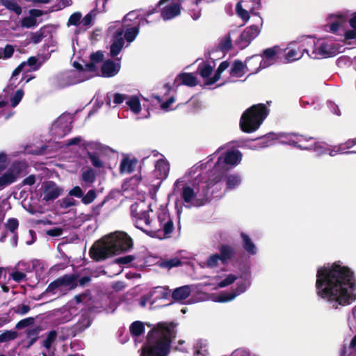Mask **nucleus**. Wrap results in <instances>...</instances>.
I'll list each match as a JSON object with an SVG mask.
<instances>
[{
	"label": "nucleus",
	"mask_w": 356,
	"mask_h": 356,
	"mask_svg": "<svg viewBox=\"0 0 356 356\" xmlns=\"http://www.w3.org/2000/svg\"><path fill=\"white\" fill-rule=\"evenodd\" d=\"M216 287L224 288L229 286L236 280V287L231 291H224L215 296L213 300L218 302H226L233 300L235 298L243 293L251 285V277L250 274L241 276L238 279L234 274H227L224 277L216 276L214 277Z\"/></svg>",
	"instance_id": "1a4fd4ad"
},
{
	"label": "nucleus",
	"mask_w": 356,
	"mask_h": 356,
	"mask_svg": "<svg viewBox=\"0 0 356 356\" xmlns=\"http://www.w3.org/2000/svg\"><path fill=\"white\" fill-rule=\"evenodd\" d=\"M246 68L242 61L234 60L230 69V76L234 78H241L245 74Z\"/></svg>",
	"instance_id": "c756f323"
},
{
	"label": "nucleus",
	"mask_w": 356,
	"mask_h": 356,
	"mask_svg": "<svg viewBox=\"0 0 356 356\" xmlns=\"http://www.w3.org/2000/svg\"><path fill=\"white\" fill-rule=\"evenodd\" d=\"M350 30L346 33L347 40L356 38V14L349 20Z\"/></svg>",
	"instance_id": "37998d69"
},
{
	"label": "nucleus",
	"mask_w": 356,
	"mask_h": 356,
	"mask_svg": "<svg viewBox=\"0 0 356 356\" xmlns=\"http://www.w3.org/2000/svg\"><path fill=\"white\" fill-rule=\"evenodd\" d=\"M44 293H51L58 297L64 294L65 291L60 284V282L57 279L49 284Z\"/></svg>",
	"instance_id": "c9c22d12"
},
{
	"label": "nucleus",
	"mask_w": 356,
	"mask_h": 356,
	"mask_svg": "<svg viewBox=\"0 0 356 356\" xmlns=\"http://www.w3.org/2000/svg\"><path fill=\"white\" fill-rule=\"evenodd\" d=\"M170 171V165L165 159H159L155 164L154 175L158 179H166Z\"/></svg>",
	"instance_id": "5701e85b"
},
{
	"label": "nucleus",
	"mask_w": 356,
	"mask_h": 356,
	"mask_svg": "<svg viewBox=\"0 0 356 356\" xmlns=\"http://www.w3.org/2000/svg\"><path fill=\"white\" fill-rule=\"evenodd\" d=\"M21 172L19 163H13L7 170L0 176V189L14 183Z\"/></svg>",
	"instance_id": "6ab92c4d"
},
{
	"label": "nucleus",
	"mask_w": 356,
	"mask_h": 356,
	"mask_svg": "<svg viewBox=\"0 0 356 356\" xmlns=\"http://www.w3.org/2000/svg\"><path fill=\"white\" fill-rule=\"evenodd\" d=\"M33 322L34 318L32 317H29L19 321L16 325V327L17 329H22L29 326V325H31L32 323H33Z\"/></svg>",
	"instance_id": "774afa93"
},
{
	"label": "nucleus",
	"mask_w": 356,
	"mask_h": 356,
	"mask_svg": "<svg viewBox=\"0 0 356 356\" xmlns=\"http://www.w3.org/2000/svg\"><path fill=\"white\" fill-rule=\"evenodd\" d=\"M219 255L222 259V264H226L231 261L235 255L234 248L228 244H222L219 247Z\"/></svg>",
	"instance_id": "393cba45"
},
{
	"label": "nucleus",
	"mask_w": 356,
	"mask_h": 356,
	"mask_svg": "<svg viewBox=\"0 0 356 356\" xmlns=\"http://www.w3.org/2000/svg\"><path fill=\"white\" fill-rule=\"evenodd\" d=\"M95 15L92 12H90L83 18L81 19L80 25L84 29H88L92 26Z\"/></svg>",
	"instance_id": "09e8293b"
},
{
	"label": "nucleus",
	"mask_w": 356,
	"mask_h": 356,
	"mask_svg": "<svg viewBox=\"0 0 356 356\" xmlns=\"http://www.w3.org/2000/svg\"><path fill=\"white\" fill-rule=\"evenodd\" d=\"M14 311L16 314L22 316L30 311V307L28 305H19L15 308Z\"/></svg>",
	"instance_id": "338daca9"
},
{
	"label": "nucleus",
	"mask_w": 356,
	"mask_h": 356,
	"mask_svg": "<svg viewBox=\"0 0 356 356\" xmlns=\"http://www.w3.org/2000/svg\"><path fill=\"white\" fill-rule=\"evenodd\" d=\"M74 69L65 72L60 83L61 87L79 83L97 76V70L92 65L84 66L79 62H73Z\"/></svg>",
	"instance_id": "f8f14e48"
},
{
	"label": "nucleus",
	"mask_w": 356,
	"mask_h": 356,
	"mask_svg": "<svg viewBox=\"0 0 356 356\" xmlns=\"http://www.w3.org/2000/svg\"><path fill=\"white\" fill-rule=\"evenodd\" d=\"M129 98V96H127L125 94H121V93H115L113 95V103L115 105L120 104L123 103L124 102H127V99Z\"/></svg>",
	"instance_id": "69168bd1"
},
{
	"label": "nucleus",
	"mask_w": 356,
	"mask_h": 356,
	"mask_svg": "<svg viewBox=\"0 0 356 356\" xmlns=\"http://www.w3.org/2000/svg\"><path fill=\"white\" fill-rule=\"evenodd\" d=\"M132 246L133 241L127 233L115 232L95 243L90 250V255L93 259L99 261L113 254L127 251Z\"/></svg>",
	"instance_id": "39448f33"
},
{
	"label": "nucleus",
	"mask_w": 356,
	"mask_h": 356,
	"mask_svg": "<svg viewBox=\"0 0 356 356\" xmlns=\"http://www.w3.org/2000/svg\"><path fill=\"white\" fill-rule=\"evenodd\" d=\"M220 264H222V259L219 254L214 253L207 257L205 266L209 268H216L219 266Z\"/></svg>",
	"instance_id": "58836bf2"
},
{
	"label": "nucleus",
	"mask_w": 356,
	"mask_h": 356,
	"mask_svg": "<svg viewBox=\"0 0 356 356\" xmlns=\"http://www.w3.org/2000/svg\"><path fill=\"white\" fill-rule=\"evenodd\" d=\"M21 25L25 28H32L37 25V19H34L31 15L24 17L21 21Z\"/></svg>",
	"instance_id": "8fccbe9b"
},
{
	"label": "nucleus",
	"mask_w": 356,
	"mask_h": 356,
	"mask_svg": "<svg viewBox=\"0 0 356 356\" xmlns=\"http://www.w3.org/2000/svg\"><path fill=\"white\" fill-rule=\"evenodd\" d=\"M38 61V59L35 57H31L28 59L26 62H23L21 63L13 72L12 74V76L10 79L9 84L4 90V92L9 94L13 89L17 86L19 81H17V76L23 71V69L26 65L32 67L33 70H36L38 67H35Z\"/></svg>",
	"instance_id": "a211bd4d"
},
{
	"label": "nucleus",
	"mask_w": 356,
	"mask_h": 356,
	"mask_svg": "<svg viewBox=\"0 0 356 356\" xmlns=\"http://www.w3.org/2000/svg\"><path fill=\"white\" fill-rule=\"evenodd\" d=\"M276 139L281 144L289 145L301 149L313 150L317 156L326 154L330 145L323 142H316L312 137L296 133H280L276 135Z\"/></svg>",
	"instance_id": "9d476101"
},
{
	"label": "nucleus",
	"mask_w": 356,
	"mask_h": 356,
	"mask_svg": "<svg viewBox=\"0 0 356 356\" xmlns=\"http://www.w3.org/2000/svg\"><path fill=\"white\" fill-rule=\"evenodd\" d=\"M207 341L200 340L195 346V356H209Z\"/></svg>",
	"instance_id": "4c0bfd02"
},
{
	"label": "nucleus",
	"mask_w": 356,
	"mask_h": 356,
	"mask_svg": "<svg viewBox=\"0 0 356 356\" xmlns=\"http://www.w3.org/2000/svg\"><path fill=\"white\" fill-rule=\"evenodd\" d=\"M175 326L165 323H158L148 334L141 349L140 356H167L174 337Z\"/></svg>",
	"instance_id": "20e7f679"
},
{
	"label": "nucleus",
	"mask_w": 356,
	"mask_h": 356,
	"mask_svg": "<svg viewBox=\"0 0 356 356\" xmlns=\"http://www.w3.org/2000/svg\"><path fill=\"white\" fill-rule=\"evenodd\" d=\"M60 207L63 209H67L76 204V201L70 197H66L60 200Z\"/></svg>",
	"instance_id": "680f3d73"
},
{
	"label": "nucleus",
	"mask_w": 356,
	"mask_h": 356,
	"mask_svg": "<svg viewBox=\"0 0 356 356\" xmlns=\"http://www.w3.org/2000/svg\"><path fill=\"white\" fill-rule=\"evenodd\" d=\"M346 16L341 13L330 14L327 17L326 31L339 35H343L346 39V33L349 29H346Z\"/></svg>",
	"instance_id": "ddd939ff"
},
{
	"label": "nucleus",
	"mask_w": 356,
	"mask_h": 356,
	"mask_svg": "<svg viewBox=\"0 0 356 356\" xmlns=\"http://www.w3.org/2000/svg\"><path fill=\"white\" fill-rule=\"evenodd\" d=\"M175 83L177 86L183 84L187 86L193 87L197 85V81L196 77L191 73H181L175 80Z\"/></svg>",
	"instance_id": "b1692460"
},
{
	"label": "nucleus",
	"mask_w": 356,
	"mask_h": 356,
	"mask_svg": "<svg viewBox=\"0 0 356 356\" xmlns=\"http://www.w3.org/2000/svg\"><path fill=\"white\" fill-rule=\"evenodd\" d=\"M56 339V332L55 331H51L47 336V338L43 341V346L47 349L50 348L52 343Z\"/></svg>",
	"instance_id": "13d9d810"
},
{
	"label": "nucleus",
	"mask_w": 356,
	"mask_h": 356,
	"mask_svg": "<svg viewBox=\"0 0 356 356\" xmlns=\"http://www.w3.org/2000/svg\"><path fill=\"white\" fill-rule=\"evenodd\" d=\"M140 32V26L122 24L120 21L111 22L108 29V35L111 40L110 54L112 57L117 56L122 50L126 40L131 43Z\"/></svg>",
	"instance_id": "0eeeda50"
},
{
	"label": "nucleus",
	"mask_w": 356,
	"mask_h": 356,
	"mask_svg": "<svg viewBox=\"0 0 356 356\" xmlns=\"http://www.w3.org/2000/svg\"><path fill=\"white\" fill-rule=\"evenodd\" d=\"M229 66V63L227 61H223L220 63L218 68L217 69L215 74L211 79L207 81V85H212L220 79V74Z\"/></svg>",
	"instance_id": "a19ab883"
},
{
	"label": "nucleus",
	"mask_w": 356,
	"mask_h": 356,
	"mask_svg": "<svg viewBox=\"0 0 356 356\" xmlns=\"http://www.w3.org/2000/svg\"><path fill=\"white\" fill-rule=\"evenodd\" d=\"M280 51L281 49L279 47L268 48L264 51L261 60L259 56H254L249 59L248 63L250 64L251 63H260L259 67L255 71L257 72L259 69L266 68L273 65L276 61L277 56Z\"/></svg>",
	"instance_id": "f3484780"
},
{
	"label": "nucleus",
	"mask_w": 356,
	"mask_h": 356,
	"mask_svg": "<svg viewBox=\"0 0 356 356\" xmlns=\"http://www.w3.org/2000/svg\"><path fill=\"white\" fill-rule=\"evenodd\" d=\"M95 179V174L93 170L89 169L82 173V180L86 183H92Z\"/></svg>",
	"instance_id": "5fc2aeb1"
},
{
	"label": "nucleus",
	"mask_w": 356,
	"mask_h": 356,
	"mask_svg": "<svg viewBox=\"0 0 356 356\" xmlns=\"http://www.w3.org/2000/svg\"><path fill=\"white\" fill-rule=\"evenodd\" d=\"M145 331L144 325L140 321L134 322L130 326V332L134 336H139Z\"/></svg>",
	"instance_id": "a18cd8bd"
},
{
	"label": "nucleus",
	"mask_w": 356,
	"mask_h": 356,
	"mask_svg": "<svg viewBox=\"0 0 356 356\" xmlns=\"http://www.w3.org/2000/svg\"><path fill=\"white\" fill-rule=\"evenodd\" d=\"M221 150L218 148L216 152L208 156L207 161L203 162L204 170H207L213 177V180L220 183L223 175L228 170L227 166L235 167L242 160V154L238 150H229L224 154L218 156Z\"/></svg>",
	"instance_id": "423d86ee"
},
{
	"label": "nucleus",
	"mask_w": 356,
	"mask_h": 356,
	"mask_svg": "<svg viewBox=\"0 0 356 356\" xmlns=\"http://www.w3.org/2000/svg\"><path fill=\"white\" fill-rule=\"evenodd\" d=\"M17 336L15 331L6 330L0 334V343H5L14 340Z\"/></svg>",
	"instance_id": "49530a36"
},
{
	"label": "nucleus",
	"mask_w": 356,
	"mask_h": 356,
	"mask_svg": "<svg viewBox=\"0 0 356 356\" xmlns=\"http://www.w3.org/2000/svg\"><path fill=\"white\" fill-rule=\"evenodd\" d=\"M145 206L143 201L131 206V214L136 227L152 237L161 239L168 237L174 226L167 208L161 207L156 219L151 220Z\"/></svg>",
	"instance_id": "7ed1b4c3"
},
{
	"label": "nucleus",
	"mask_w": 356,
	"mask_h": 356,
	"mask_svg": "<svg viewBox=\"0 0 356 356\" xmlns=\"http://www.w3.org/2000/svg\"><path fill=\"white\" fill-rule=\"evenodd\" d=\"M337 63L339 66H342L343 65H346L348 63H350V65L353 67V68L356 70V57L350 59L349 57L341 56L338 58Z\"/></svg>",
	"instance_id": "6e6d98bb"
},
{
	"label": "nucleus",
	"mask_w": 356,
	"mask_h": 356,
	"mask_svg": "<svg viewBox=\"0 0 356 356\" xmlns=\"http://www.w3.org/2000/svg\"><path fill=\"white\" fill-rule=\"evenodd\" d=\"M87 151V155L92 165L95 168L104 167V163L101 159L105 147L100 143L97 142H85L83 144Z\"/></svg>",
	"instance_id": "dca6fc26"
},
{
	"label": "nucleus",
	"mask_w": 356,
	"mask_h": 356,
	"mask_svg": "<svg viewBox=\"0 0 356 356\" xmlns=\"http://www.w3.org/2000/svg\"><path fill=\"white\" fill-rule=\"evenodd\" d=\"M191 292V290L189 286H183L175 289L172 293V297L176 301H181L186 299Z\"/></svg>",
	"instance_id": "2f4dec72"
},
{
	"label": "nucleus",
	"mask_w": 356,
	"mask_h": 356,
	"mask_svg": "<svg viewBox=\"0 0 356 356\" xmlns=\"http://www.w3.org/2000/svg\"><path fill=\"white\" fill-rule=\"evenodd\" d=\"M137 163L135 159H131L128 157H124L122 159L120 164V172L121 174H130L131 173Z\"/></svg>",
	"instance_id": "7c9ffc66"
},
{
	"label": "nucleus",
	"mask_w": 356,
	"mask_h": 356,
	"mask_svg": "<svg viewBox=\"0 0 356 356\" xmlns=\"http://www.w3.org/2000/svg\"><path fill=\"white\" fill-rule=\"evenodd\" d=\"M344 148L340 145L332 147L330 145V149L326 150V154H328L330 156H334L338 154H343Z\"/></svg>",
	"instance_id": "e2e57ef3"
},
{
	"label": "nucleus",
	"mask_w": 356,
	"mask_h": 356,
	"mask_svg": "<svg viewBox=\"0 0 356 356\" xmlns=\"http://www.w3.org/2000/svg\"><path fill=\"white\" fill-rule=\"evenodd\" d=\"M126 104L130 110L135 114H138L141 111V105L140 100L136 96H130L127 99Z\"/></svg>",
	"instance_id": "e433bc0d"
},
{
	"label": "nucleus",
	"mask_w": 356,
	"mask_h": 356,
	"mask_svg": "<svg viewBox=\"0 0 356 356\" xmlns=\"http://www.w3.org/2000/svg\"><path fill=\"white\" fill-rule=\"evenodd\" d=\"M104 58V54L101 51H97L90 55V63L85 64L86 65H92L95 69L97 70V75L99 74L98 67L97 64L99 63Z\"/></svg>",
	"instance_id": "79ce46f5"
},
{
	"label": "nucleus",
	"mask_w": 356,
	"mask_h": 356,
	"mask_svg": "<svg viewBox=\"0 0 356 356\" xmlns=\"http://www.w3.org/2000/svg\"><path fill=\"white\" fill-rule=\"evenodd\" d=\"M268 111L264 104L251 106L242 115L240 122L241 129L248 133L256 131L267 117Z\"/></svg>",
	"instance_id": "9b49d317"
},
{
	"label": "nucleus",
	"mask_w": 356,
	"mask_h": 356,
	"mask_svg": "<svg viewBox=\"0 0 356 356\" xmlns=\"http://www.w3.org/2000/svg\"><path fill=\"white\" fill-rule=\"evenodd\" d=\"M181 264L180 259L178 258H172L168 260L162 261L159 263V266L168 269H171L173 267L180 266Z\"/></svg>",
	"instance_id": "c03bdc74"
},
{
	"label": "nucleus",
	"mask_w": 356,
	"mask_h": 356,
	"mask_svg": "<svg viewBox=\"0 0 356 356\" xmlns=\"http://www.w3.org/2000/svg\"><path fill=\"white\" fill-rule=\"evenodd\" d=\"M73 117L71 114L64 113L60 115L52 124L50 132L56 138H63L72 129Z\"/></svg>",
	"instance_id": "2eb2a0df"
},
{
	"label": "nucleus",
	"mask_w": 356,
	"mask_h": 356,
	"mask_svg": "<svg viewBox=\"0 0 356 356\" xmlns=\"http://www.w3.org/2000/svg\"><path fill=\"white\" fill-rule=\"evenodd\" d=\"M24 96V91L22 89H18L10 98V104L12 107H15L22 100Z\"/></svg>",
	"instance_id": "603ef678"
},
{
	"label": "nucleus",
	"mask_w": 356,
	"mask_h": 356,
	"mask_svg": "<svg viewBox=\"0 0 356 356\" xmlns=\"http://www.w3.org/2000/svg\"><path fill=\"white\" fill-rule=\"evenodd\" d=\"M44 37V31L42 29H40L31 35V41L34 44H37L39 43Z\"/></svg>",
	"instance_id": "0e129e2a"
},
{
	"label": "nucleus",
	"mask_w": 356,
	"mask_h": 356,
	"mask_svg": "<svg viewBox=\"0 0 356 356\" xmlns=\"http://www.w3.org/2000/svg\"><path fill=\"white\" fill-rule=\"evenodd\" d=\"M242 247L249 255H255L258 252V248L251 238L244 232L241 233Z\"/></svg>",
	"instance_id": "bb28decb"
},
{
	"label": "nucleus",
	"mask_w": 356,
	"mask_h": 356,
	"mask_svg": "<svg viewBox=\"0 0 356 356\" xmlns=\"http://www.w3.org/2000/svg\"><path fill=\"white\" fill-rule=\"evenodd\" d=\"M96 198V193L94 190H90L85 195L81 197V202L84 204L92 203Z\"/></svg>",
	"instance_id": "4d7b16f0"
},
{
	"label": "nucleus",
	"mask_w": 356,
	"mask_h": 356,
	"mask_svg": "<svg viewBox=\"0 0 356 356\" xmlns=\"http://www.w3.org/2000/svg\"><path fill=\"white\" fill-rule=\"evenodd\" d=\"M64 192L62 186L53 181H44L39 189V195L44 202H50L61 196Z\"/></svg>",
	"instance_id": "4468645a"
},
{
	"label": "nucleus",
	"mask_w": 356,
	"mask_h": 356,
	"mask_svg": "<svg viewBox=\"0 0 356 356\" xmlns=\"http://www.w3.org/2000/svg\"><path fill=\"white\" fill-rule=\"evenodd\" d=\"M254 22L255 24L247 27L241 35V39L246 44H249L251 40L254 39L260 33L262 26V19L261 17L256 15Z\"/></svg>",
	"instance_id": "aec40b11"
},
{
	"label": "nucleus",
	"mask_w": 356,
	"mask_h": 356,
	"mask_svg": "<svg viewBox=\"0 0 356 356\" xmlns=\"http://www.w3.org/2000/svg\"><path fill=\"white\" fill-rule=\"evenodd\" d=\"M316 289L318 297L335 308L350 305L356 298L354 273L339 261L318 267Z\"/></svg>",
	"instance_id": "f257e3e1"
},
{
	"label": "nucleus",
	"mask_w": 356,
	"mask_h": 356,
	"mask_svg": "<svg viewBox=\"0 0 356 356\" xmlns=\"http://www.w3.org/2000/svg\"><path fill=\"white\" fill-rule=\"evenodd\" d=\"M204 170L203 161L190 169L174 184V192H179L186 208L200 207L211 201L212 195L218 189V182Z\"/></svg>",
	"instance_id": "f03ea898"
},
{
	"label": "nucleus",
	"mask_w": 356,
	"mask_h": 356,
	"mask_svg": "<svg viewBox=\"0 0 356 356\" xmlns=\"http://www.w3.org/2000/svg\"><path fill=\"white\" fill-rule=\"evenodd\" d=\"M232 356H259L257 354H254L250 352L249 350L241 348L235 350L232 352Z\"/></svg>",
	"instance_id": "052dcab7"
},
{
	"label": "nucleus",
	"mask_w": 356,
	"mask_h": 356,
	"mask_svg": "<svg viewBox=\"0 0 356 356\" xmlns=\"http://www.w3.org/2000/svg\"><path fill=\"white\" fill-rule=\"evenodd\" d=\"M214 65H211L207 63H202L198 67V72L201 76L205 80V83L207 85V81L209 79H211L212 77H210Z\"/></svg>",
	"instance_id": "72a5a7b5"
},
{
	"label": "nucleus",
	"mask_w": 356,
	"mask_h": 356,
	"mask_svg": "<svg viewBox=\"0 0 356 356\" xmlns=\"http://www.w3.org/2000/svg\"><path fill=\"white\" fill-rule=\"evenodd\" d=\"M22 2V0H0V3L2 6L17 15H21L22 12L21 7Z\"/></svg>",
	"instance_id": "cd10ccee"
},
{
	"label": "nucleus",
	"mask_w": 356,
	"mask_h": 356,
	"mask_svg": "<svg viewBox=\"0 0 356 356\" xmlns=\"http://www.w3.org/2000/svg\"><path fill=\"white\" fill-rule=\"evenodd\" d=\"M81 14L79 12H76L72 14L68 19L67 25L70 26H78L80 25V22L81 19Z\"/></svg>",
	"instance_id": "864d4df0"
},
{
	"label": "nucleus",
	"mask_w": 356,
	"mask_h": 356,
	"mask_svg": "<svg viewBox=\"0 0 356 356\" xmlns=\"http://www.w3.org/2000/svg\"><path fill=\"white\" fill-rule=\"evenodd\" d=\"M226 188L227 190L234 189L241 183V177L238 174H230L225 178Z\"/></svg>",
	"instance_id": "f704fd0d"
},
{
	"label": "nucleus",
	"mask_w": 356,
	"mask_h": 356,
	"mask_svg": "<svg viewBox=\"0 0 356 356\" xmlns=\"http://www.w3.org/2000/svg\"><path fill=\"white\" fill-rule=\"evenodd\" d=\"M120 68L119 63L107 60L102 66V73L105 77H111L118 74Z\"/></svg>",
	"instance_id": "a878e982"
},
{
	"label": "nucleus",
	"mask_w": 356,
	"mask_h": 356,
	"mask_svg": "<svg viewBox=\"0 0 356 356\" xmlns=\"http://www.w3.org/2000/svg\"><path fill=\"white\" fill-rule=\"evenodd\" d=\"M6 228L12 233H16L15 230L18 228L19 222L16 218H10L5 224Z\"/></svg>",
	"instance_id": "bf43d9fd"
},
{
	"label": "nucleus",
	"mask_w": 356,
	"mask_h": 356,
	"mask_svg": "<svg viewBox=\"0 0 356 356\" xmlns=\"http://www.w3.org/2000/svg\"><path fill=\"white\" fill-rule=\"evenodd\" d=\"M302 49L313 59L334 56L341 52V47L330 38L316 39L307 37L302 39Z\"/></svg>",
	"instance_id": "6e6552de"
},
{
	"label": "nucleus",
	"mask_w": 356,
	"mask_h": 356,
	"mask_svg": "<svg viewBox=\"0 0 356 356\" xmlns=\"http://www.w3.org/2000/svg\"><path fill=\"white\" fill-rule=\"evenodd\" d=\"M181 13V0H174L169 5L165 6L161 11L163 20H170L178 16Z\"/></svg>",
	"instance_id": "4be33fe9"
},
{
	"label": "nucleus",
	"mask_w": 356,
	"mask_h": 356,
	"mask_svg": "<svg viewBox=\"0 0 356 356\" xmlns=\"http://www.w3.org/2000/svg\"><path fill=\"white\" fill-rule=\"evenodd\" d=\"M14 53V48L10 44H7L3 48H0V59H8Z\"/></svg>",
	"instance_id": "de8ad7c7"
},
{
	"label": "nucleus",
	"mask_w": 356,
	"mask_h": 356,
	"mask_svg": "<svg viewBox=\"0 0 356 356\" xmlns=\"http://www.w3.org/2000/svg\"><path fill=\"white\" fill-rule=\"evenodd\" d=\"M143 19L140 17V13L137 10H133L127 14L122 22H120L122 24H128L129 25L134 26L137 24V26H140V24Z\"/></svg>",
	"instance_id": "c85d7f7f"
},
{
	"label": "nucleus",
	"mask_w": 356,
	"mask_h": 356,
	"mask_svg": "<svg viewBox=\"0 0 356 356\" xmlns=\"http://www.w3.org/2000/svg\"><path fill=\"white\" fill-rule=\"evenodd\" d=\"M60 282V284L62 285L65 292L67 290H71L74 289L77 285L76 277L74 275H65L62 277L58 278Z\"/></svg>",
	"instance_id": "473e14b6"
},
{
	"label": "nucleus",
	"mask_w": 356,
	"mask_h": 356,
	"mask_svg": "<svg viewBox=\"0 0 356 356\" xmlns=\"http://www.w3.org/2000/svg\"><path fill=\"white\" fill-rule=\"evenodd\" d=\"M236 12L237 15L245 22L250 18L248 12L243 8L241 2H238L236 6Z\"/></svg>",
	"instance_id": "3c124183"
},
{
	"label": "nucleus",
	"mask_w": 356,
	"mask_h": 356,
	"mask_svg": "<svg viewBox=\"0 0 356 356\" xmlns=\"http://www.w3.org/2000/svg\"><path fill=\"white\" fill-rule=\"evenodd\" d=\"M302 40L300 42H293L289 44L288 51L285 55V60L287 63H291L300 59L305 51H303L301 47Z\"/></svg>",
	"instance_id": "412c9836"
},
{
	"label": "nucleus",
	"mask_w": 356,
	"mask_h": 356,
	"mask_svg": "<svg viewBox=\"0 0 356 356\" xmlns=\"http://www.w3.org/2000/svg\"><path fill=\"white\" fill-rule=\"evenodd\" d=\"M356 355V334L351 339L348 346H343L341 350V356Z\"/></svg>",
	"instance_id": "ea45409f"
}]
</instances>
